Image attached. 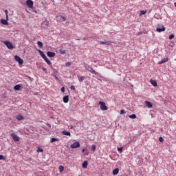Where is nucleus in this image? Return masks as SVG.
<instances>
[{
    "mask_svg": "<svg viewBox=\"0 0 176 176\" xmlns=\"http://www.w3.org/2000/svg\"><path fill=\"white\" fill-rule=\"evenodd\" d=\"M99 105L101 111H108V107H107V104H105V102L102 101H100Z\"/></svg>",
    "mask_w": 176,
    "mask_h": 176,
    "instance_id": "f257e3e1",
    "label": "nucleus"
},
{
    "mask_svg": "<svg viewBox=\"0 0 176 176\" xmlns=\"http://www.w3.org/2000/svg\"><path fill=\"white\" fill-rule=\"evenodd\" d=\"M14 60H15V61L19 63V65H23V64H24V60L23 59H21V58H20V56H19L17 55H16L14 56Z\"/></svg>",
    "mask_w": 176,
    "mask_h": 176,
    "instance_id": "f03ea898",
    "label": "nucleus"
},
{
    "mask_svg": "<svg viewBox=\"0 0 176 176\" xmlns=\"http://www.w3.org/2000/svg\"><path fill=\"white\" fill-rule=\"evenodd\" d=\"M156 31H157V32H163V31H166V28H164L163 25H157Z\"/></svg>",
    "mask_w": 176,
    "mask_h": 176,
    "instance_id": "7ed1b4c3",
    "label": "nucleus"
},
{
    "mask_svg": "<svg viewBox=\"0 0 176 176\" xmlns=\"http://www.w3.org/2000/svg\"><path fill=\"white\" fill-rule=\"evenodd\" d=\"M80 146V143H79V142H76L71 144L70 148H72V149H76V148H79Z\"/></svg>",
    "mask_w": 176,
    "mask_h": 176,
    "instance_id": "20e7f679",
    "label": "nucleus"
},
{
    "mask_svg": "<svg viewBox=\"0 0 176 176\" xmlns=\"http://www.w3.org/2000/svg\"><path fill=\"white\" fill-rule=\"evenodd\" d=\"M26 5L28 6V8L32 9V8H34V1H32V0H27Z\"/></svg>",
    "mask_w": 176,
    "mask_h": 176,
    "instance_id": "39448f33",
    "label": "nucleus"
},
{
    "mask_svg": "<svg viewBox=\"0 0 176 176\" xmlns=\"http://www.w3.org/2000/svg\"><path fill=\"white\" fill-rule=\"evenodd\" d=\"M4 45H6L8 49H10V50L13 49V44H12L10 41H4Z\"/></svg>",
    "mask_w": 176,
    "mask_h": 176,
    "instance_id": "423d86ee",
    "label": "nucleus"
},
{
    "mask_svg": "<svg viewBox=\"0 0 176 176\" xmlns=\"http://www.w3.org/2000/svg\"><path fill=\"white\" fill-rule=\"evenodd\" d=\"M11 137L16 142H19V141H20V138H19V136L17 135H16L15 133H11Z\"/></svg>",
    "mask_w": 176,
    "mask_h": 176,
    "instance_id": "0eeeda50",
    "label": "nucleus"
},
{
    "mask_svg": "<svg viewBox=\"0 0 176 176\" xmlns=\"http://www.w3.org/2000/svg\"><path fill=\"white\" fill-rule=\"evenodd\" d=\"M9 20L8 19H1V23L3 25H9V23L8 22Z\"/></svg>",
    "mask_w": 176,
    "mask_h": 176,
    "instance_id": "6e6552de",
    "label": "nucleus"
},
{
    "mask_svg": "<svg viewBox=\"0 0 176 176\" xmlns=\"http://www.w3.org/2000/svg\"><path fill=\"white\" fill-rule=\"evenodd\" d=\"M40 56H41V57L43 58V60H45V58H47V57H46V55L45 54V53H43V52H42L41 50H38Z\"/></svg>",
    "mask_w": 176,
    "mask_h": 176,
    "instance_id": "1a4fd4ad",
    "label": "nucleus"
},
{
    "mask_svg": "<svg viewBox=\"0 0 176 176\" xmlns=\"http://www.w3.org/2000/svg\"><path fill=\"white\" fill-rule=\"evenodd\" d=\"M47 56L48 57H54V56H56V53L52 52H50V51H48V52H47Z\"/></svg>",
    "mask_w": 176,
    "mask_h": 176,
    "instance_id": "9d476101",
    "label": "nucleus"
},
{
    "mask_svg": "<svg viewBox=\"0 0 176 176\" xmlns=\"http://www.w3.org/2000/svg\"><path fill=\"white\" fill-rule=\"evenodd\" d=\"M82 153H84L85 156H89V151H87V148H82Z\"/></svg>",
    "mask_w": 176,
    "mask_h": 176,
    "instance_id": "9b49d317",
    "label": "nucleus"
},
{
    "mask_svg": "<svg viewBox=\"0 0 176 176\" xmlns=\"http://www.w3.org/2000/svg\"><path fill=\"white\" fill-rule=\"evenodd\" d=\"M151 84L154 87H157V82L155 80H151Z\"/></svg>",
    "mask_w": 176,
    "mask_h": 176,
    "instance_id": "f8f14e48",
    "label": "nucleus"
},
{
    "mask_svg": "<svg viewBox=\"0 0 176 176\" xmlns=\"http://www.w3.org/2000/svg\"><path fill=\"white\" fill-rule=\"evenodd\" d=\"M68 101H69V96H65L63 97V102H65V104H67L68 102Z\"/></svg>",
    "mask_w": 176,
    "mask_h": 176,
    "instance_id": "ddd939ff",
    "label": "nucleus"
},
{
    "mask_svg": "<svg viewBox=\"0 0 176 176\" xmlns=\"http://www.w3.org/2000/svg\"><path fill=\"white\" fill-rule=\"evenodd\" d=\"M167 61H168V58H162L161 61L158 63V64H164V63H167Z\"/></svg>",
    "mask_w": 176,
    "mask_h": 176,
    "instance_id": "4468645a",
    "label": "nucleus"
},
{
    "mask_svg": "<svg viewBox=\"0 0 176 176\" xmlns=\"http://www.w3.org/2000/svg\"><path fill=\"white\" fill-rule=\"evenodd\" d=\"M89 72H91V74H94V75H96V76H98V75H100V74L97 73V72H96V70L93 69V68H91L89 70Z\"/></svg>",
    "mask_w": 176,
    "mask_h": 176,
    "instance_id": "2eb2a0df",
    "label": "nucleus"
},
{
    "mask_svg": "<svg viewBox=\"0 0 176 176\" xmlns=\"http://www.w3.org/2000/svg\"><path fill=\"white\" fill-rule=\"evenodd\" d=\"M145 105L148 108H152V107H153L152 103H151V102H148V101H145Z\"/></svg>",
    "mask_w": 176,
    "mask_h": 176,
    "instance_id": "dca6fc26",
    "label": "nucleus"
},
{
    "mask_svg": "<svg viewBox=\"0 0 176 176\" xmlns=\"http://www.w3.org/2000/svg\"><path fill=\"white\" fill-rule=\"evenodd\" d=\"M119 174V168H116L113 170V175H118Z\"/></svg>",
    "mask_w": 176,
    "mask_h": 176,
    "instance_id": "f3484780",
    "label": "nucleus"
},
{
    "mask_svg": "<svg viewBox=\"0 0 176 176\" xmlns=\"http://www.w3.org/2000/svg\"><path fill=\"white\" fill-rule=\"evenodd\" d=\"M21 85H16L14 87V89H15L16 91L21 90Z\"/></svg>",
    "mask_w": 176,
    "mask_h": 176,
    "instance_id": "a211bd4d",
    "label": "nucleus"
},
{
    "mask_svg": "<svg viewBox=\"0 0 176 176\" xmlns=\"http://www.w3.org/2000/svg\"><path fill=\"white\" fill-rule=\"evenodd\" d=\"M45 63H47V64H48V65H50V67H52V62L49 60V58H45Z\"/></svg>",
    "mask_w": 176,
    "mask_h": 176,
    "instance_id": "6ab92c4d",
    "label": "nucleus"
},
{
    "mask_svg": "<svg viewBox=\"0 0 176 176\" xmlns=\"http://www.w3.org/2000/svg\"><path fill=\"white\" fill-rule=\"evenodd\" d=\"M62 134H63V135H68L69 137H71V133L67 131H63Z\"/></svg>",
    "mask_w": 176,
    "mask_h": 176,
    "instance_id": "aec40b11",
    "label": "nucleus"
},
{
    "mask_svg": "<svg viewBox=\"0 0 176 176\" xmlns=\"http://www.w3.org/2000/svg\"><path fill=\"white\" fill-rule=\"evenodd\" d=\"M16 119H17V120H23L24 119V117L21 115H19L16 117Z\"/></svg>",
    "mask_w": 176,
    "mask_h": 176,
    "instance_id": "412c9836",
    "label": "nucleus"
},
{
    "mask_svg": "<svg viewBox=\"0 0 176 176\" xmlns=\"http://www.w3.org/2000/svg\"><path fill=\"white\" fill-rule=\"evenodd\" d=\"M87 164H88L87 161H85V162L82 163V168H87Z\"/></svg>",
    "mask_w": 176,
    "mask_h": 176,
    "instance_id": "4be33fe9",
    "label": "nucleus"
},
{
    "mask_svg": "<svg viewBox=\"0 0 176 176\" xmlns=\"http://www.w3.org/2000/svg\"><path fill=\"white\" fill-rule=\"evenodd\" d=\"M37 45H38V47H40L41 49H42V47H43V43L41 41H38Z\"/></svg>",
    "mask_w": 176,
    "mask_h": 176,
    "instance_id": "5701e85b",
    "label": "nucleus"
},
{
    "mask_svg": "<svg viewBox=\"0 0 176 176\" xmlns=\"http://www.w3.org/2000/svg\"><path fill=\"white\" fill-rule=\"evenodd\" d=\"M60 141V140L58 138H52L51 139V142L53 143V142H58Z\"/></svg>",
    "mask_w": 176,
    "mask_h": 176,
    "instance_id": "b1692460",
    "label": "nucleus"
},
{
    "mask_svg": "<svg viewBox=\"0 0 176 176\" xmlns=\"http://www.w3.org/2000/svg\"><path fill=\"white\" fill-rule=\"evenodd\" d=\"M100 43L101 45H111V43H109L108 41H100Z\"/></svg>",
    "mask_w": 176,
    "mask_h": 176,
    "instance_id": "393cba45",
    "label": "nucleus"
},
{
    "mask_svg": "<svg viewBox=\"0 0 176 176\" xmlns=\"http://www.w3.org/2000/svg\"><path fill=\"white\" fill-rule=\"evenodd\" d=\"M129 118H130V119H136L137 116L135 114H132L131 116H129Z\"/></svg>",
    "mask_w": 176,
    "mask_h": 176,
    "instance_id": "a878e982",
    "label": "nucleus"
},
{
    "mask_svg": "<svg viewBox=\"0 0 176 176\" xmlns=\"http://www.w3.org/2000/svg\"><path fill=\"white\" fill-rule=\"evenodd\" d=\"M5 14H6V19H7V20H9V16H8V10H6L4 11Z\"/></svg>",
    "mask_w": 176,
    "mask_h": 176,
    "instance_id": "bb28decb",
    "label": "nucleus"
},
{
    "mask_svg": "<svg viewBox=\"0 0 176 176\" xmlns=\"http://www.w3.org/2000/svg\"><path fill=\"white\" fill-rule=\"evenodd\" d=\"M146 13V10H142L139 14V16H144Z\"/></svg>",
    "mask_w": 176,
    "mask_h": 176,
    "instance_id": "cd10ccee",
    "label": "nucleus"
},
{
    "mask_svg": "<svg viewBox=\"0 0 176 176\" xmlns=\"http://www.w3.org/2000/svg\"><path fill=\"white\" fill-rule=\"evenodd\" d=\"M59 171H60V173H63L64 171V166H59Z\"/></svg>",
    "mask_w": 176,
    "mask_h": 176,
    "instance_id": "c85d7f7f",
    "label": "nucleus"
},
{
    "mask_svg": "<svg viewBox=\"0 0 176 176\" xmlns=\"http://www.w3.org/2000/svg\"><path fill=\"white\" fill-rule=\"evenodd\" d=\"M43 24H44V25H47V27L49 25V22L47 20H45L43 22Z\"/></svg>",
    "mask_w": 176,
    "mask_h": 176,
    "instance_id": "c756f323",
    "label": "nucleus"
},
{
    "mask_svg": "<svg viewBox=\"0 0 176 176\" xmlns=\"http://www.w3.org/2000/svg\"><path fill=\"white\" fill-rule=\"evenodd\" d=\"M60 54H65L66 52L65 50L60 49Z\"/></svg>",
    "mask_w": 176,
    "mask_h": 176,
    "instance_id": "7c9ffc66",
    "label": "nucleus"
},
{
    "mask_svg": "<svg viewBox=\"0 0 176 176\" xmlns=\"http://www.w3.org/2000/svg\"><path fill=\"white\" fill-rule=\"evenodd\" d=\"M85 80V76H81L79 78V82H83Z\"/></svg>",
    "mask_w": 176,
    "mask_h": 176,
    "instance_id": "2f4dec72",
    "label": "nucleus"
},
{
    "mask_svg": "<svg viewBox=\"0 0 176 176\" xmlns=\"http://www.w3.org/2000/svg\"><path fill=\"white\" fill-rule=\"evenodd\" d=\"M71 64H72L71 62H67V63H65V66L66 67H71Z\"/></svg>",
    "mask_w": 176,
    "mask_h": 176,
    "instance_id": "473e14b6",
    "label": "nucleus"
},
{
    "mask_svg": "<svg viewBox=\"0 0 176 176\" xmlns=\"http://www.w3.org/2000/svg\"><path fill=\"white\" fill-rule=\"evenodd\" d=\"M96 145L93 144L92 146H91V151H96Z\"/></svg>",
    "mask_w": 176,
    "mask_h": 176,
    "instance_id": "72a5a7b5",
    "label": "nucleus"
},
{
    "mask_svg": "<svg viewBox=\"0 0 176 176\" xmlns=\"http://www.w3.org/2000/svg\"><path fill=\"white\" fill-rule=\"evenodd\" d=\"M118 152H120V153H122V151H123V147H120L118 148Z\"/></svg>",
    "mask_w": 176,
    "mask_h": 176,
    "instance_id": "f704fd0d",
    "label": "nucleus"
},
{
    "mask_svg": "<svg viewBox=\"0 0 176 176\" xmlns=\"http://www.w3.org/2000/svg\"><path fill=\"white\" fill-rule=\"evenodd\" d=\"M159 141H160V142H163L164 140H163L162 137H160L159 138Z\"/></svg>",
    "mask_w": 176,
    "mask_h": 176,
    "instance_id": "c9c22d12",
    "label": "nucleus"
},
{
    "mask_svg": "<svg viewBox=\"0 0 176 176\" xmlns=\"http://www.w3.org/2000/svg\"><path fill=\"white\" fill-rule=\"evenodd\" d=\"M0 160H5V157H3L2 155H0Z\"/></svg>",
    "mask_w": 176,
    "mask_h": 176,
    "instance_id": "e433bc0d",
    "label": "nucleus"
},
{
    "mask_svg": "<svg viewBox=\"0 0 176 176\" xmlns=\"http://www.w3.org/2000/svg\"><path fill=\"white\" fill-rule=\"evenodd\" d=\"M60 91H62V93H65V88L64 87H62Z\"/></svg>",
    "mask_w": 176,
    "mask_h": 176,
    "instance_id": "4c0bfd02",
    "label": "nucleus"
},
{
    "mask_svg": "<svg viewBox=\"0 0 176 176\" xmlns=\"http://www.w3.org/2000/svg\"><path fill=\"white\" fill-rule=\"evenodd\" d=\"M124 113H126V111L123 109L120 110V114L123 115Z\"/></svg>",
    "mask_w": 176,
    "mask_h": 176,
    "instance_id": "58836bf2",
    "label": "nucleus"
},
{
    "mask_svg": "<svg viewBox=\"0 0 176 176\" xmlns=\"http://www.w3.org/2000/svg\"><path fill=\"white\" fill-rule=\"evenodd\" d=\"M60 19H62V21H65V20H67V19H65L64 16H60Z\"/></svg>",
    "mask_w": 176,
    "mask_h": 176,
    "instance_id": "ea45409f",
    "label": "nucleus"
},
{
    "mask_svg": "<svg viewBox=\"0 0 176 176\" xmlns=\"http://www.w3.org/2000/svg\"><path fill=\"white\" fill-rule=\"evenodd\" d=\"M173 38H174V34H170V36H169V39H173Z\"/></svg>",
    "mask_w": 176,
    "mask_h": 176,
    "instance_id": "a19ab883",
    "label": "nucleus"
},
{
    "mask_svg": "<svg viewBox=\"0 0 176 176\" xmlns=\"http://www.w3.org/2000/svg\"><path fill=\"white\" fill-rule=\"evenodd\" d=\"M37 152H43V149L41 148H38L37 149Z\"/></svg>",
    "mask_w": 176,
    "mask_h": 176,
    "instance_id": "79ce46f5",
    "label": "nucleus"
},
{
    "mask_svg": "<svg viewBox=\"0 0 176 176\" xmlns=\"http://www.w3.org/2000/svg\"><path fill=\"white\" fill-rule=\"evenodd\" d=\"M70 89H71V90H75V86L72 85V86L70 87Z\"/></svg>",
    "mask_w": 176,
    "mask_h": 176,
    "instance_id": "37998d69",
    "label": "nucleus"
},
{
    "mask_svg": "<svg viewBox=\"0 0 176 176\" xmlns=\"http://www.w3.org/2000/svg\"><path fill=\"white\" fill-rule=\"evenodd\" d=\"M43 71H45V70H46V69H45V68H44V67H43Z\"/></svg>",
    "mask_w": 176,
    "mask_h": 176,
    "instance_id": "c03bdc74",
    "label": "nucleus"
}]
</instances>
